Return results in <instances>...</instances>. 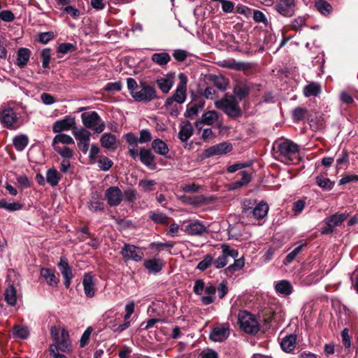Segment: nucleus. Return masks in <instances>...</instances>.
Returning a JSON list of instances; mask_svg holds the SVG:
<instances>
[{"label": "nucleus", "instance_id": "1", "mask_svg": "<svg viewBox=\"0 0 358 358\" xmlns=\"http://www.w3.org/2000/svg\"><path fill=\"white\" fill-rule=\"evenodd\" d=\"M281 161L287 164H297L300 162L299 146L290 140H285L275 144Z\"/></svg>", "mask_w": 358, "mask_h": 358}, {"label": "nucleus", "instance_id": "2", "mask_svg": "<svg viewBox=\"0 0 358 358\" xmlns=\"http://www.w3.org/2000/svg\"><path fill=\"white\" fill-rule=\"evenodd\" d=\"M215 106L222 110L231 120H236L243 115V111L239 106V102L233 95L225 94L224 96L217 101Z\"/></svg>", "mask_w": 358, "mask_h": 358}, {"label": "nucleus", "instance_id": "3", "mask_svg": "<svg viewBox=\"0 0 358 358\" xmlns=\"http://www.w3.org/2000/svg\"><path fill=\"white\" fill-rule=\"evenodd\" d=\"M238 322L241 329L248 334L256 335L260 330L259 323L255 315L247 310L239 312Z\"/></svg>", "mask_w": 358, "mask_h": 358}, {"label": "nucleus", "instance_id": "4", "mask_svg": "<svg viewBox=\"0 0 358 358\" xmlns=\"http://www.w3.org/2000/svg\"><path fill=\"white\" fill-rule=\"evenodd\" d=\"M180 81L172 96L168 97L165 101L164 107L169 109L174 101L178 103L185 102L187 97V78L183 73L180 74Z\"/></svg>", "mask_w": 358, "mask_h": 358}, {"label": "nucleus", "instance_id": "5", "mask_svg": "<svg viewBox=\"0 0 358 358\" xmlns=\"http://www.w3.org/2000/svg\"><path fill=\"white\" fill-rule=\"evenodd\" d=\"M132 97L138 102H150L157 99V94L155 88L145 81L140 83L136 92H132Z\"/></svg>", "mask_w": 358, "mask_h": 358}, {"label": "nucleus", "instance_id": "6", "mask_svg": "<svg viewBox=\"0 0 358 358\" xmlns=\"http://www.w3.org/2000/svg\"><path fill=\"white\" fill-rule=\"evenodd\" d=\"M83 125L87 129H92L95 133H101L106 127L105 122L96 111L84 113L81 115Z\"/></svg>", "mask_w": 358, "mask_h": 358}, {"label": "nucleus", "instance_id": "7", "mask_svg": "<svg viewBox=\"0 0 358 358\" xmlns=\"http://www.w3.org/2000/svg\"><path fill=\"white\" fill-rule=\"evenodd\" d=\"M297 0H276L273 9L284 17H291L296 10Z\"/></svg>", "mask_w": 358, "mask_h": 358}, {"label": "nucleus", "instance_id": "8", "mask_svg": "<svg viewBox=\"0 0 358 358\" xmlns=\"http://www.w3.org/2000/svg\"><path fill=\"white\" fill-rule=\"evenodd\" d=\"M232 144L228 141H224L212 145L205 149L202 153V159H207L215 155H222L232 151Z\"/></svg>", "mask_w": 358, "mask_h": 358}, {"label": "nucleus", "instance_id": "9", "mask_svg": "<svg viewBox=\"0 0 358 358\" xmlns=\"http://www.w3.org/2000/svg\"><path fill=\"white\" fill-rule=\"evenodd\" d=\"M55 348H56L57 351L64 353L68 354L72 351V345L69 340V331L66 329L63 328L62 329L59 339L51 344L49 349L55 350Z\"/></svg>", "mask_w": 358, "mask_h": 358}, {"label": "nucleus", "instance_id": "10", "mask_svg": "<svg viewBox=\"0 0 358 358\" xmlns=\"http://www.w3.org/2000/svg\"><path fill=\"white\" fill-rule=\"evenodd\" d=\"M120 254L122 255L125 262L128 260L140 262L144 256L143 252L138 247L129 243L124 244V246L121 249Z\"/></svg>", "mask_w": 358, "mask_h": 358}, {"label": "nucleus", "instance_id": "11", "mask_svg": "<svg viewBox=\"0 0 358 358\" xmlns=\"http://www.w3.org/2000/svg\"><path fill=\"white\" fill-rule=\"evenodd\" d=\"M105 199L110 207L117 206L123 200V193L118 187L111 186L106 190Z\"/></svg>", "mask_w": 358, "mask_h": 358}, {"label": "nucleus", "instance_id": "12", "mask_svg": "<svg viewBox=\"0 0 358 358\" xmlns=\"http://www.w3.org/2000/svg\"><path fill=\"white\" fill-rule=\"evenodd\" d=\"M58 268L59 269L64 279V285L66 288H69L71 280L74 277L72 268L69 266V262L66 256H61L60 260L57 264Z\"/></svg>", "mask_w": 358, "mask_h": 358}, {"label": "nucleus", "instance_id": "13", "mask_svg": "<svg viewBox=\"0 0 358 358\" xmlns=\"http://www.w3.org/2000/svg\"><path fill=\"white\" fill-rule=\"evenodd\" d=\"M97 279L91 272L85 273L83 278V285L85 294L87 297L92 298L96 292Z\"/></svg>", "mask_w": 358, "mask_h": 358}, {"label": "nucleus", "instance_id": "14", "mask_svg": "<svg viewBox=\"0 0 358 358\" xmlns=\"http://www.w3.org/2000/svg\"><path fill=\"white\" fill-rule=\"evenodd\" d=\"M185 231L190 236H201L208 233L207 227L199 220H190L185 225Z\"/></svg>", "mask_w": 358, "mask_h": 358}, {"label": "nucleus", "instance_id": "15", "mask_svg": "<svg viewBox=\"0 0 358 358\" xmlns=\"http://www.w3.org/2000/svg\"><path fill=\"white\" fill-rule=\"evenodd\" d=\"M17 120V115L12 108H6L0 113V121L8 129H12Z\"/></svg>", "mask_w": 358, "mask_h": 358}, {"label": "nucleus", "instance_id": "16", "mask_svg": "<svg viewBox=\"0 0 358 358\" xmlns=\"http://www.w3.org/2000/svg\"><path fill=\"white\" fill-rule=\"evenodd\" d=\"M77 129L76 127L75 117L70 115L66 116L64 118L56 121L52 126L54 133H59L63 131L73 130Z\"/></svg>", "mask_w": 358, "mask_h": 358}, {"label": "nucleus", "instance_id": "17", "mask_svg": "<svg viewBox=\"0 0 358 358\" xmlns=\"http://www.w3.org/2000/svg\"><path fill=\"white\" fill-rule=\"evenodd\" d=\"M138 157L141 162L150 170H155L157 169V164L155 163L156 157L150 149L141 148L138 152Z\"/></svg>", "mask_w": 358, "mask_h": 358}, {"label": "nucleus", "instance_id": "18", "mask_svg": "<svg viewBox=\"0 0 358 358\" xmlns=\"http://www.w3.org/2000/svg\"><path fill=\"white\" fill-rule=\"evenodd\" d=\"M165 265V262L160 258H152L145 259L143 262L145 268L150 274L160 273Z\"/></svg>", "mask_w": 358, "mask_h": 358}, {"label": "nucleus", "instance_id": "19", "mask_svg": "<svg viewBox=\"0 0 358 358\" xmlns=\"http://www.w3.org/2000/svg\"><path fill=\"white\" fill-rule=\"evenodd\" d=\"M124 138L129 145L128 154L133 159L136 160L138 157L137 147L139 143L137 136L134 133L129 132L124 135Z\"/></svg>", "mask_w": 358, "mask_h": 358}, {"label": "nucleus", "instance_id": "20", "mask_svg": "<svg viewBox=\"0 0 358 358\" xmlns=\"http://www.w3.org/2000/svg\"><path fill=\"white\" fill-rule=\"evenodd\" d=\"M174 78L175 73L169 72L164 77L157 78L156 83L163 93L167 94L173 85Z\"/></svg>", "mask_w": 358, "mask_h": 358}, {"label": "nucleus", "instance_id": "21", "mask_svg": "<svg viewBox=\"0 0 358 358\" xmlns=\"http://www.w3.org/2000/svg\"><path fill=\"white\" fill-rule=\"evenodd\" d=\"M250 90L251 88L247 83L238 82L234 86L233 96L240 102L249 96Z\"/></svg>", "mask_w": 358, "mask_h": 358}, {"label": "nucleus", "instance_id": "22", "mask_svg": "<svg viewBox=\"0 0 358 358\" xmlns=\"http://www.w3.org/2000/svg\"><path fill=\"white\" fill-rule=\"evenodd\" d=\"M229 335V331L227 327H217L213 328L210 334V339L215 342H222Z\"/></svg>", "mask_w": 358, "mask_h": 358}, {"label": "nucleus", "instance_id": "23", "mask_svg": "<svg viewBox=\"0 0 358 358\" xmlns=\"http://www.w3.org/2000/svg\"><path fill=\"white\" fill-rule=\"evenodd\" d=\"M100 143L103 148L114 151L117 149L116 136L110 133H104L101 138Z\"/></svg>", "mask_w": 358, "mask_h": 358}, {"label": "nucleus", "instance_id": "24", "mask_svg": "<svg viewBox=\"0 0 358 358\" xmlns=\"http://www.w3.org/2000/svg\"><path fill=\"white\" fill-rule=\"evenodd\" d=\"M296 345V336L295 334H289L282 338L280 347L282 350L287 353L294 350Z\"/></svg>", "mask_w": 358, "mask_h": 358}, {"label": "nucleus", "instance_id": "25", "mask_svg": "<svg viewBox=\"0 0 358 358\" xmlns=\"http://www.w3.org/2000/svg\"><path fill=\"white\" fill-rule=\"evenodd\" d=\"M194 129L192 123L187 120L180 127L178 137L182 142H187V140L193 135Z\"/></svg>", "mask_w": 358, "mask_h": 358}, {"label": "nucleus", "instance_id": "26", "mask_svg": "<svg viewBox=\"0 0 358 358\" xmlns=\"http://www.w3.org/2000/svg\"><path fill=\"white\" fill-rule=\"evenodd\" d=\"M41 276L46 280L47 283L50 285L55 287L59 282V279L55 275V271L48 268H42L41 269Z\"/></svg>", "mask_w": 358, "mask_h": 358}, {"label": "nucleus", "instance_id": "27", "mask_svg": "<svg viewBox=\"0 0 358 358\" xmlns=\"http://www.w3.org/2000/svg\"><path fill=\"white\" fill-rule=\"evenodd\" d=\"M217 290V287L212 283H208L205 287V292L208 296H202L201 301L205 306L210 305L215 301V297L214 296Z\"/></svg>", "mask_w": 358, "mask_h": 358}, {"label": "nucleus", "instance_id": "28", "mask_svg": "<svg viewBox=\"0 0 358 358\" xmlns=\"http://www.w3.org/2000/svg\"><path fill=\"white\" fill-rule=\"evenodd\" d=\"M268 208V206L266 202L261 201L250 213L256 219L261 220L267 215Z\"/></svg>", "mask_w": 358, "mask_h": 358}, {"label": "nucleus", "instance_id": "29", "mask_svg": "<svg viewBox=\"0 0 358 358\" xmlns=\"http://www.w3.org/2000/svg\"><path fill=\"white\" fill-rule=\"evenodd\" d=\"M4 299L8 305L13 306L17 303V290L13 284L9 283L4 292Z\"/></svg>", "mask_w": 358, "mask_h": 358}, {"label": "nucleus", "instance_id": "30", "mask_svg": "<svg viewBox=\"0 0 358 358\" xmlns=\"http://www.w3.org/2000/svg\"><path fill=\"white\" fill-rule=\"evenodd\" d=\"M349 217V213H336L334 215L327 217L325 219L329 224H331L334 228L336 227H340L342 225L343 222Z\"/></svg>", "mask_w": 358, "mask_h": 358}, {"label": "nucleus", "instance_id": "31", "mask_svg": "<svg viewBox=\"0 0 358 358\" xmlns=\"http://www.w3.org/2000/svg\"><path fill=\"white\" fill-rule=\"evenodd\" d=\"M101 199V194L100 193L97 192L93 193L89 206L90 210L96 212L104 210V203L100 201Z\"/></svg>", "mask_w": 358, "mask_h": 358}, {"label": "nucleus", "instance_id": "32", "mask_svg": "<svg viewBox=\"0 0 358 358\" xmlns=\"http://www.w3.org/2000/svg\"><path fill=\"white\" fill-rule=\"evenodd\" d=\"M275 291L284 296H289L293 292V287L289 281L282 280L276 283Z\"/></svg>", "mask_w": 358, "mask_h": 358}, {"label": "nucleus", "instance_id": "33", "mask_svg": "<svg viewBox=\"0 0 358 358\" xmlns=\"http://www.w3.org/2000/svg\"><path fill=\"white\" fill-rule=\"evenodd\" d=\"M151 146L155 152L160 155L166 156L169 151L167 144L159 138L152 141Z\"/></svg>", "mask_w": 358, "mask_h": 358}, {"label": "nucleus", "instance_id": "34", "mask_svg": "<svg viewBox=\"0 0 358 358\" xmlns=\"http://www.w3.org/2000/svg\"><path fill=\"white\" fill-rule=\"evenodd\" d=\"M220 114L216 110H208L205 112L201 116V122L208 126L213 125L218 121Z\"/></svg>", "mask_w": 358, "mask_h": 358}, {"label": "nucleus", "instance_id": "35", "mask_svg": "<svg viewBox=\"0 0 358 358\" xmlns=\"http://www.w3.org/2000/svg\"><path fill=\"white\" fill-rule=\"evenodd\" d=\"M13 143L15 150L21 152L27 146L29 143V138L24 134L15 136L13 138Z\"/></svg>", "mask_w": 358, "mask_h": 358}, {"label": "nucleus", "instance_id": "36", "mask_svg": "<svg viewBox=\"0 0 358 358\" xmlns=\"http://www.w3.org/2000/svg\"><path fill=\"white\" fill-rule=\"evenodd\" d=\"M234 262L224 269L227 276H231L236 271L241 270L244 266L243 257L234 259Z\"/></svg>", "mask_w": 358, "mask_h": 358}, {"label": "nucleus", "instance_id": "37", "mask_svg": "<svg viewBox=\"0 0 358 358\" xmlns=\"http://www.w3.org/2000/svg\"><path fill=\"white\" fill-rule=\"evenodd\" d=\"M31 52L29 49L21 48L18 50L17 54L16 64L18 66H24L28 62Z\"/></svg>", "mask_w": 358, "mask_h": 358}, {"label": "nucleus", "instance_id": "38", "mask_svg": "<svg viewBox=\"0 0 358 358\" xmlns=\"http://www.w3.org/2000/svg\"><path fill=\"white\" fill-rule=\"evenodd\" d=\"M321 86L316 83H311L303 88V94L306 97L316 96L321 92Z\"/></svg>", "mask_w": 358, "mask_h": 358}, {"label": "nucleus", "instance_id": "39", "mask_svg": "<svg viewBox=\"0 0 358 358\" xmlns=\"http://www.w3.org/2000/svg\"><path fill=\"white\" fill-rule=\"evenodd\" d=\"M59 143L66 145H73L74 141L69 135L65 134H59L54 137L52 146L55 147V145H58Z\"/></svg>", "mask_w": 358, "mask_h": 358}, {"label": "nucleus", "instance_id": "40", "mask_svg": "<svg viewBox=\"0 0 358 358\" xmlns=\"http://www.w3.org/2000/svg\"><path fill=\"white\" fill-rule=\"evenodd\" d=\"M211 80L214 84V85L222 92H224L227 90L229 82L227 78H225L223 76H210Z\"/></svg>", "mask_w": 358, "mask_h": 358}, {"label": "nucleus", "instance_id": "41", "mask_svg": "<svg viewBox=\"0 0 358 358\" xmlns=\"http://www.w3.org/2000/svg\"><path fill=\"white\" fill-rule=\"evenodd\" d=\"M60 179V176L56 169H50L47 171L46 180L51 186L55 187L57 185Z\"/></svg>", "mask_w": 358, "mask_h": 358}, {"label": "nucleus", "instance_id": "42", "mask_svg": "<svg viewBox=\"0 0 358 358\" xmlns=\"http://www.w3.org/2000/svg\"><path fill=\"white\" fill-rule=\"evenodd\" d=\"M317 185L324 190H331L333 189L334 182L329 178H324L322 176H318L315 178Z\"/></svg>", "mask_w": 358, "mask_h": 358}, {"label": "nucleus", "instance_id": "43", "mask_svg": "<svg viewBox=\"0 0 358 358\" xmlns=\"http://www.w3.org/2000/svg\"><path fill=\"white\" fill-rule=\"evenodd\" d=\"M200 109H202V103H189L187 105V109L184 115L185 117L194 118L198 114Z\"/></svg>", "mask_w": 358, "mask_h": 358}, {"label": "nucleus", "instance_id": "44", "mask_svg": "<svg viewBox=\"0 0 358 358\" xmlns=\"http://www.w3.org/2000/svg\"><path fill=\"white\" fill-rule=\"evenodd\" d=\"M152 59L157 64L164 66L171 60V57L167 52H163L153 54Z\"/></svg>", "mask_w": 358, "mask_h": 358}, {"label": "nucleus", "instance_id": "45", "mask_svg": "<svg viewBox=\"0 0 358 358\" xmlns=\"http://www.w3.org/2000/svg\"><path fill=\"white\" fill-rule=\"evenodd\" d=\"M149 217L156 224H169V217L164 213L152 211L150 213Z\"/></svg>", "mask_w": 358, "mask_h": 358}, {"label": "nucleus", "instance_id": "46", "mask_svg": "<svg viewBox=\"0 0 358 358\" xmlns=\"http://www.w3.org/2000/svg\"><path fill=\"white\" fill-rule=\"evenodd\" d=\"M307 247L306 243L301 244L296 247L292 252H290L285 257L284 264H288L292 263L299 254H300L303 250Z\"/></svg>", "mask_w": 358, "mask_h": 358}, {"label": "nucleus", "instance_id": "47", "mask_svg": "<svg viewBox=\"0 0 358 358\" xmlns=\"http://www.w3.org/2000/svg\"><path fill=\"white\" fill-rule=\"evenodd\" d=\"M308 110L306 108L298 106L292 110V119L294 122H299L305 119Z\"/></svg>", "mask_w": 358, "mask_h": 358}, {"label": "nucleus", "instance_id": "48", "mask_svg": "<svg viewBox=\"0 0 358 358\" xmlns=\"http://www.w3.org/2000/svg\"><path fill=\"white\" fill-rule=\"evenodd\" d=\"M315 6L317 10L323 15H328L331 13L332 7L327 1L324 0H316Z\"/></svg>", "mask_w": 358, "mask_h": 358}, {"label": "nucleus", "instance_id": "49", "mask_svg": "<svg viewBox=\"0 0 358 358\" xmlns=\"http://www.w3.org/2000/svg\"><path fill=\"white\" fill-rule=\"evenodd\" d=\"M23 205L19 202L8 203L5 199L0 200V208L6 209L8 211H15L22 208Z\"/></svg>", "mask_w": 358, "mask_h": 358}, {"label": "nucleus", "instance_id": "50", "mask_svg": "<svg viewBox=\"0 0 358 358\" xmlns=\"http://www.w3.org/2000/svg\"><path fill=\"white\" fill-rule=\"evenodd\" d=\"M275 312L271 310H266L262 313L263 327L267 329L270 328V324L274 318Z\"/></svg>", "mask_w": 358, "mask_h": 358}, {"label": "nucleus", "instance_id": "51", "mask_svg": "<svg viewBox=\"0 0 358 358\" xmlns=\"http://www.w3.org/2000/svg\"><path fill=\"white\" fill-rule=\"evenodd\" d=\"M73 134L74 135L75 138L79 141H90L91 133L84 128H82L79 131H77L76 129H74L73 130Z\"/></svg>", "mask_w": 358, "mask_h": 358}, {"label": "nucleus", "instance_id": "52", "mask_svg": "<svg viewBox=\"0 0 358 358\" xmlns=\"http://www.w3.org/2000/svg\"><path fill=\"white\" fill-rule=\"evenodd\" d=\"M53 148L57 153L65 159H71L73 156V150L69 147L55 145Z\"/></svg>", "mask_w": 358, "mask_h": 358}, {"label": "nucleus", "instance_id": "53", "mask_svg": "<svg viewBox=\"0 0 358 358\" xmlns=\"http://www.w3.org/2000/svg\"><path fill=\"white\" fill-rule=\"evenodd\" d=\"M213 262V257L210 254H207L204 256L203 259L201 260L198 265L196 266V268L203 271L208 268H209Z\"/></svg>", "mask_w": 358, "mask_h": 358}, {"label": "nucleus", "instance_id": "54", "mask_svg": "<svg viewBox=\"0 0 358 358\" xmlns=\"http://www.w3.org/2000/svg\"><path fill=\"white\" fill-rule=\"evenodd\" d=\"M222 254L228 259L229 257L236 259L238 257V251L236 249L231 248L227 244H222Z\"/></svg>", "mask_w": 358, "mask_h": 358}, {"label": "nucleus", "instance_id": "55", "mask_svg": "<svg viewBox=\"0 0 358 358\" xmlns=\"http://www.w3.org/2000/svg\"><path fill=\"white\" fill-rule=\"evenodd\" d=\"M99 167L104 171H108L113 165V162L108 157L101 155L98 161Z\"/></svg>", "mask_w": 358, "mask_h": 358}, {"label": "nucleus", "instance_id": "56", "mask_svg": "<svg viewBox=\"0 0 358 358\" xmlns=\"http://www.w3.org/2000/svg\"><path fill=\"white\" fill-rule=\"evenodd\" d=\"M76 50V46L70 43H62L59 44L57 47V53L58 54H67L69 52H72Z\"/></svg>", "mask_w": 358, "mask_h": 358}, {"label": "nucleus", "instance_id": "57", "mask_svg": "<svg viewBox=\"0 0 358 358\" xmlns=\"http://www.w3.org/2000/svg\"><path fill=\"white\" fill-rule=\"evenodd\" d=\"M306 17L304 16H298L292 21L291 26L292 29L296 31H301L305 26Z\"/></svg>", "mask_w": 358, "mask_h": 358}, {"label": "nucleus", "instance_id": "58", "mask_svg": "<svg viewBox=\"0 0 358 358\" xmlns=\"http://www.w3.org/2000/svg\"><path fill=\"white\" fill-rule=\"evenodd\" d=\"M221 3L222 10L226 13H231L235 8L234 3L229 0H217Z\"/></svg>", "mask_w": 358, "mask_h": 358}, {"label": "nucleus", "instance_id": "59", "mask_svg": "<svg viewBox=\"0 0 358 358\" xmlns=\"http://www.w3.org/2000/svg\"><path fill=\"white\" fill-rule=\"evenodd\" d=\"M122 89V83L120 81L115 82V83H108L103 87V90L107 92H119Z\"/></svg>", "mask_w": 358, "mask_h": 358}, {"label": "nucleus", "instance_id": "60", "mask_svg": "<svg viewBox=\"0 0 358 358\" xmlns=\"http://www.w3.org/2000/svg\"><path fill=\"white\" fill-rule=\"evenodd\" d=\"M156 184L157 182L154 180H141L138 185L144 192H150L153 190L152 187Z\"/></svg>", "mask_w": 358, "mask_h": 358}, {"label": "nucleus", "instance_id": "61", "mask_svg": "<svg viewBox=\"0 0 358 358\" xmlns=\"http://www.w3.org/2000/svg\"><path fill=\"white\" fill-rule=\"evenodd\" d=\"M128 202L133 203L136 199V191L131 188H128L124 191L123 199Z\"/></svg>", "mask_w": 358, "mask_h": 358}, {"label": "nucleus", "instance_id": "62", "mask_svg": "<svg viewBox=\"0 0 358 358\" xmlns=\"http://www.w3.org/2000/svg\"><path fill=\"white\" fill-rule=\"evenodd\" d=\"M253 20L256 22H262L264 24H268V20L265 14L263 12L258 10H253Z\"/></svg>", "mask_w": 358, "mask_h": 358}, {"label": "nucleus", "instance_id": "63", "mask_svg": "<svg viewBox=\"0 0 358 358\" xmlns=\"http://www.w3.org/2000/svg\"><path fill=\"white\" fill-rule=\"evenodd\" d=\"M92 331V328L91 327H89L83 334L80 340V346L81 348H84L85 345L88 344L90 341V336L91 335Z\"/></svg>", "mask_w": 358, "mask_h": 358}, {"label": "nucleus", "instance_id": "64", "mask_svg": "<svg viewBox=\"0 0 358 358\" xmlns=\"http://www.w3.org/2000/svg\"><path fill=\"white\" fill-rule=\"evenodd\" d=\"M205 282L201 279L196 280L194 282L193 290L196 295H201L205 291Z\"/></svg>", "mask_w": 358, "mask_h": 358}]
</instances>
